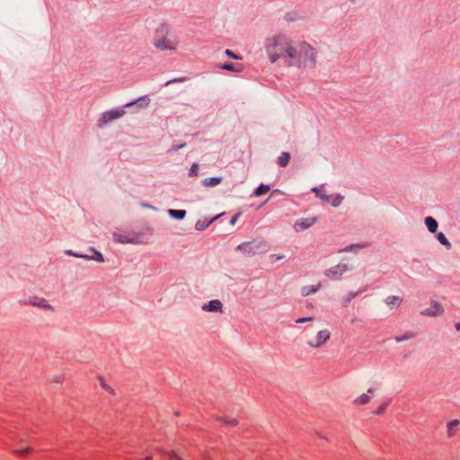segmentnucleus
I'll list each match as a JSON object with an SVG mask.
<instances>
[{"label": "nucleus", "instance_id": "35", "mask_svg": "<svg viewBox=\"0 0 460 460\" xmlns=\"http://www.w3.org/2000/svg\"><path fill=\"white\" fill-rule=\"evenodd\" d=\"M169 460H182V459L177 454H175L174 452H172L171 454H169Z\"/></svg>", "mask_w": 460, "mask_h": 460}, {"label": "nucleus", "instance_id": "11", "mask_svg": "<svg viewBox=\"0 0 460 460\" xmlns=\"http://www.w3.org/2000/svg\"><path fill=\"white\" fill-rule=\"evenodd\" d=\"M374 394V388H369L367 394H363L354 400V403L358 405H365L370 402L371 395Z\"/></svg>", "mask_w": 460, "mask_h": 460}, {"label": "nucleus", "instance_id": "25", "mask_svg": "<svg viewBox=\"0 0 460 460\" xmlns=\"http://www.w3.org/2000/svg\"><path fill=\"white\" fill-rule=\"evenodd\" d=\"M169 214L174 218L182 219L186 215V211L185 210H177V209H169Z\"/></svg>", "mask_w": 460, "mask_h": 460}, {"label": "nucleus", "instance_id": "42", "mask_svg": "<svg viewBox=\"0 0 460 460\" xmlns=\"http://www.w3.org/2000/svg\"><path fill=\"white\" fill-rule=\"evenodd\" d=\"M144 460H152V456H147L145 457Z\"/></svg>", "mask_w": 460, "mask_h": 460}, {"label": "nucleus", "instance_id": "38", "mask_svg": "<svg viewBox=\"0 0 460 460\" xmlns=\"http://www.w3.org/2000/svg\"><path fill=\"white\" fill-rule=\"evenodd\" d=\"M204 228V225L203 224H200L199 222H198L196 224V229L197 230H202Z\"/></svg>", "mask_w": 460, "mask_h": 460}, {"label": "nucleus", "instance_id": "21", "mask_svg": "<svg viewBox=\"0 0 460 460\" xmlns=\"http://www.w3.org/2000/svg\"><path fill=\"white\" fill-rule=\"evenodd\" d=\"M238 251H241L244 253H252L253 252V245L252 243H243L236 248Z\"/></svg>", "mask_w": 460, "mask_h": 460}, {"label": "nucleus", "instance_id": "22", "mask_svg": "<svg viewBox=\"0 0 460 460\" xmlns=\"http://www.w3.org/2000/svg\"><path fill=\"white\" fill-rule=\"evenodd\" d=\"M438 241L442 244L444 245L447 249H450L451 248V243L448 241V239L446 237V235L439 232L436 235Z\"/></svg>", "mask_w": 460, "mask_h": 460}, {"label": "nucleus", "instance_id": "4", "mask_svg": "<svg viewBox=\"0 0 460 460\" xmlns=\"http://www.w3.org/2000/svg\"><path fill=\"white\" fill-rule=\"evenodd\" d=\"M352 270V267H349L346 263H339L330 269L324 270V275L332 279V280H339L341 279L342 275L348 271Z\"/></svg>", "mask_w": 460, "mask_h": 460}, {"label": "nucleus", "instance_id": "17", "mask_svg": "<svg viewBox=\"0 0 460 460\" xmlns=\"http://www.w3.org/2000/svg\"><path fill=\"white\" fill-rule=\"evenodd\" d=\"M220 68L228 70V71H234V72H242L243 71V66L241 64H232V63H226L222 66H220Z\"/></svg>", "mask_w": 460, "mask_h": 460}, {"label": "nucleus", "instance_id": "41", "mask_svg": "<svg viewBox=\"0 0 460 460\" xmlns=\"http://www.w3.org/2000/svg\"><path fill=\"white\" fill-rule=\"evenodd\" d=\"M456 329L460 331V322L456 324Z\"/></svg>", "mask_w": 460, "mask_h": 460}, {"label": "nucleus", "instance_id": "2", "mask_svg": "<svg viewBox=\"0 0 460 460\" xmlns=\"http://www.w3.org/2000/svg\"><path fill=\"white\" fill-rule=\"evenodd\" d=\"M153 44L160 50H176L179 40L176 35L171 32L169 26L163 23L155 31Z\"/></svg>", "mask_w": 460, "mask_h": 460}, {"label": "nucleus", "instance_id": "14", "mask_svg": "<svg viewBox=\"0 0 460 460\" xmlns=\"http://www.w3.org/2000/svg\"><path fill=\"white\" fill-rule=\"evenodd\" d=\"M460 425V421L458 420H450L448 423H447V436L449 438H452L453 436H455V434L457 432L458 430V427Z\"/></svg>", "mask_w": 460, "mask_h": 460}, {"label": "nucleus", "instance_id": "18", "mask_svg": "<svg viewBox=\"0 0 460 460\" xmlns=\"http://www.w3.org/2000/svg\"><path fill=\"white\" fill-rule=\"evenodd\" d=\"M149 102H150V99L147 96H143V97L137 99L134 102L128 103L126 106L129 107V106L137 104L138 107L143 108V107L148 106Z\"/></svg>", "mask_w": 460, "mask_h": 460}, {"label": "nucleus", "instance_id": "31", "mask_svg": "<svg viewBox=\"0 0 460 460\" xmlns=\"http://www.w3.org/2000/svg\"><path fill=\"white\" fill-rule=\"evenodd\" d=\"M388 406V402L383 403L381 406H379L376 411H375V413L377 414V415H381L385 412V411L386 410Z\"/></svg>", "mask_w": 460, "mask_h": 460}, {"label": "nucleus", "instance_id": "30", "mask_svg": "<svg viewBox=\"0 0 460 460\" xmlns=\"http://www.w3.org/2000/svg\"><path fill=\"white\" fill-rule=\"evenodd\" d=\"M279 164L280 166H286L288 164V153H282L279 157Z\"/></svg>", "mask_w": 460, "mask_h": 460}, {"label": "nucleus", "instance_id": "39", "mask_svg": "<svg viewBox=\"0 0 460 460\" xmlns=\"http://www.w3.org/2000/svg\"><path fill=\"white\" fill-rule=\"evenodd\" d=\"M100 385H101L103 388L109 389V388L106 386V384H105V382H104V379H103V378H100Z\"/></svg>", "mask_w": 460, "mask_h": 460}, {"label": "nucleus", "instance_id": "23", "mask_svg": "<svg viewBox=\"0 0 460 460\" xmlns=\"http://www.w3.org/2000/svg\"><path fill=\"white\" fill-rule=\"evenodd\" d=\"M415 335L416 334L413 332H405L402 336H396L394 338V340H395L396 342H402V341H407V340L414 338Z\"/></svg>", "mask_w": 460, "mask_h": 460}, {"label": "nucleus", "instance_id": "34", "mask_svg": "<svg viewBox=\"0 0 460 460\" xmlns=\"http://www.w3.org/2000/svg\"><path fill=\"white\" fill-rule=\"evenodd\" d=\"M226 54L228 57L232 58H235V59H240V58H241L240 57H238L237 55H235V54H234L233 51H231L230 49H226Z\"/></svg>", "mask_w": 460, "mask_h": 460}, {"label": "nucleus", "instance_id": "32", "mask_svg": "<svg viewBox=\"0 0 460 460\" xmlns=\"http://www.w3.org/2000/svg\"><path fill=\"white\" fill-rule=\"evenodd\" d=\"M198 171H199V166L198 164H194L190 170V176H197L198 175Z\"/></svg>", "mask_w": 460, "mask_h": 460}, {"label": "nucleus", "instance_id": "15", "mask_svg": "<svg viewBox=\"0 0 460 460\" xmlns=\"http://www.w3.org/2000/svg\"><path fill=\"white\" fill-rule=\"evenodd\" d=\"M320 288H321L320 283H318L317 285L305 286L301 289V294L304 296H307L311 294L316 293Z\"/></svg>", "mask_w": 460, "mask_h": 460}, {"label": "nucleus", "instance_id": "5", "mask_svg": "<svg viewBox=\"0 0 460 460\" xmlns=\"http://www.w3.org/2000/svg\"><path fill=\"white\" fill-rule=\"evenodd\" d=\"M331 333L328 330H322L318 332L314 340L308 341V345L312 348H319L330 339Z\"/></svg>", "mask_w": 460, "mask_h": 460}, {"label": "nucleus", "instance_id": "16", "mask_svg": "<svg viewBox=\"0 0 460 460\" xmlns=\"http://www.w3.org/2000/svg\"><path fill=\"white\" fill-rule=\"evenodd\" d=\"M425 222V225L428 228V230L430 232V233H436L437 230H438V222L437 220L432 217H427L424 220Z\"/></svg>", "mask_w": 460, "mask_h": 460}, {"label": "nucleus", "instance_id": "29", "mask_svg": "<svg viewBox=\"0 0 460 460\" xmlns=\"http://www.w3.org/2000/svg\"><path fill=\"white\" fill-rule=\"evenodd\" d=\"M93 253H94V255H93V256H91V257H89V256H84V258H91V259L95 260V261H104V259H103V257H102V253H100V252H97V251H93ZM80 257H83V255H80Z\"/></svg>", "mask_w": 460, "mask_h": 460}, {"label": "nucleus", "instance_id": "13", "mask_svg": "<svg viewBox=\"0 0 460 460\" xmlns=\"http://www.w3.org/2000/svg\"><path fill=\"white\" fill-rule=\"evenodd\" d=\"M312 191L314 192L315 196L319 198L323 202H329L330 195L326 193L323 186L313 188Z\"/></svg>", "mask_w": 460, "mask_h": 460}, {"label": "nucleus", "instance_id": "3", "mask_svg": "<svg viewBox=\"0 0 460 460\" xmlns=\"http://www.w3.org/2000/svg\"><path fill=\"white\" fill-rule=\"evenodd\" d=\"M287 38L285 34H279L267 40V52L271 62H275L287 51Z\"/></svg>", "mask_w": 460, "mask_h": 460}, {"label": "nucleus", "instance_id": "19", "mask_svg": "<svg viewBox=\"0 0 460 460\" xmlns=\"http://www.w3.org/2000/svg\"><path fill=\"white\" fill-rule=\"evenodd\" d=\"M401 302H402V298L397 296H389L385 299L386 305L391 306V307H397V306H399Z\"/></svg>", "mask_w": 460, "mask_h": 460}, {"label": "nucleus", "instance_id": "36", "mask_svg": "<svg viewBox=\"0 0 460 460\" xmlns=\"http://www.w3.org/2000/svg\"><path fill=\"white\" fill-rule=\"evenodd\" d=\"M312 320H313V317H305V318H300V319L296 320V323H303L309 322V321H312Z\"/></svg>", "mask_w": 460, "mask_h": 460}, {"label": "nucleus", "instance_id": "20", "mask_svg": "<svg viewBox=\"0 0 460 460\" xmlns=\"http://www.w3.org/2000/svg\"><path fill=\"white\" fill-rule=\"evenodd\" d=\"M343 200V196L341 194L330 195L329 202L332 207H338Z\"/></svg>", "mask_w": 460, "mask_h": 460}, {"label": "nucleus", "instance_id": "40", "mask_svg": "<svg viewBox=\"0 0 460 460\" xmlns=\"http://www.w3.org/2000/svg\"><path fill=\"white\" fill-rule=\"evenodd\" d=\"M181 81H182V79H178V80L175 79V80L168 81L165 84L168 85V84H172L173 82H181Z\"/></svg>", "mask_w": 460, "mask_h": 460}, {"label": "nucleus", "instance_id": "9", "mask_svg": "<svg viewBox=\"0 0 460 460\" xmlns=\"http://www.w3.org/2000/svg\"><path fill=\"white\" fill-rule=\"evenodd\" d=\"M33 449L30 446L26 447H15L13 449V453L19 457H27L32 453Z\"/></svg>", "mask_w": 460, "mask_h": 460}, {"label": "nucleus", "instance_id": "27", "mask_svg": "<svg viewBox=\"0 0 460 460\" xmlns=\"http://www.w3.org/2000/svg\"><path fill=\"white\" fill-rule=\"evenodd\" d=\"M364 247L360 244H351L349 246L345 247L344 249L340 250V252H358L360 248Z\"/></svg>", "mask_w": 460, "mask_h": 460}, {"label": "nucleus", "instance_id": "12", "mask_svg": "<svg viewBox=\"0 0 460 460\" xmlns=\"http://www.w3.org/2000/svg\"><path fill=\"white\" fill-rule=\"evenodd\" d=\"M222 307V303L219 300H212L208 304H205L202 306V309L208 312H217L220 311Z\"/></svg>", "mask_w": 460, "mask_h": 460}, {"label": "nucleus", "instance_id": "26", "mask_svg": "<svg viewBox=\"0 0 460 460\" xmlns=\"http://www.w3.org/2000/svg\"><path fill=\"white\" fill-rule=\"evenodd\" d=\"M269 191H270V187L268 185L261 184L255 190L254 195L261 196V195L268 193Z\"/></svg>", "mask_w": 460, "mask_h": 460}, {"label": "nucleus", "instance_id": "10", "mask_svg": "<svg viewBox=\"0 0 460 460\" xmlns=\"http://www.w3.org/2000/svg\"><path fill=\"white\" fill-rule=\"evenodd\" d=\"M367 288L360 289L357 292L350 291L345 296L342 297L341 304L343 307H347L352 299H354L356 296H359L361 293L366 291Z\"/></svg>", "mask_w": 460, "mask_h": 460}, {"label": "nucleus", "instance_id": "6", "mask_svg": "<svg viewBox=\"0 0 460 460\" xmlns=\"http://www.w3.org/2000/svg\"><path fill=\"white\" fill-rule=\"evenodd\" d=\"M315 222L316 219L314 217L301 218L296 221L294 224V229L296 232H301L314 226Z\"/></svg>", "mask_w": 460, "mask_h": 460}, {"label": "nucleus", "instance_id": "33", "mask_svg": "<svg viewBox=\"0 0 460 460\" xmlns=\"http://www.w3.org/2000/svg\"><path fill=\"white\" fill-rule=\"evenodd\" d=\"M114 240L119 243H128V240L122 237L121 234H114Z\"/></svg>", "mask_w": 460, "mask_h": 460}, {"label": "nucleus", "instance_id": "8", "mask_svg": "<svg viewBox=\"0 0 460 460\" xmlns=\"http://www.w3.org/2000/svg\"><path fill=\"white\" fill-rule=\"evenodd\" d=\"M124 114H125V111L123 109H117V110H112V111H107L102 114V122L108 123L112 119H119V118L122 117Z\"/></svg>", "mask_w": 460, "mask_h": 460}, {"label": "nucleus", "instance_id": "28", "mask_svg": "<svg viewBox=\"0 0 460 460\" xmlns=\"http://www.w3.org/2000/svg\"><path fill=\"white\" fill-rule=\"evenodd\" d=\"M31 304L43 308H50V306L47 305L45 299L42 298H37L35 301L31 302Z\"/></svg>", "mask_w": 460, "mask_h": 460}, {"label": "nucleus", "instance_id": "1", "mask_svg": "<svg viewBox=\"0 0 460 460\" xmlns=\"http://www.w3.org/2000/svg\"><path fill=\"white\" fill-rule=\"evenodd\" d=\"M317 50L306 41L289 42V67L301 71L314 69L317 64Z\"/></svg>", "mask_w": 460, "mask_h": 460}, {"label": "nucleus", "instance_id": "37", "mask_svg": "<svg viewBox=\"0 0 460 460\" xmlns=\"http://www.w3.org/2000/svg\"><path fill=\"white\" fill-rule=\"evenodd\" d=\"M238 217H239V214H236V215H234V216L232 217V219H231V221H230L231 225H234V224H235V222H236V221H237V219H238Z\"/></svg>", "mask_w": 460, "mask_h": 460}, {"label": "nucleus", "instance_id": "7", "mask_svg": "<svg viewBox=\"0 0 460 460\" xmlns=\"http://www.w3.org/2000/svg\"><path fill=\"white\" fill-rule=\"evenodd\" d=\"M444 310L440 304L432 302L431 306L421 311V314L425 316H438L443 314Z\"/></svg>", "mask_w": 460, "mask_h": 460}, {"label": "nucleus", "instance_id": "24", "mask_svg": "<svg viewBox=\"0 0 460 460\" xmlns=\"http://www.w3.org/2000/svg\"><path fill=\"white\" fill-rule=\"evenodd\" d=\"M221 182V178H208L205 179L203 184L207 187H214Z\"/></svg>", "mask_w": 460, "mask_h": 460}]
</instances>
